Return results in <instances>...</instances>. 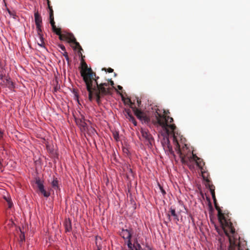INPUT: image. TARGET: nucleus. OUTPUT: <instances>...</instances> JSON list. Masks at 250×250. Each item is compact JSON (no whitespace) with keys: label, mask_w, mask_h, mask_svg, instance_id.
Here are the masks:
<instances>
[{"label":"nucleus","mask_w":250,"mask_h":250,"mask_svg":"<svg viewBox=\"0 0 250 250\" xmlns=\"http://www.w3.org/2000/svg\"><path fill=\"white\" fill-rule=\"evenodd\" d=\"M49 19H50V23L52 26V28L53 29L55 27H56V26L55 25V22L54 20V14H53V10L52 9H51V10H50Z\"/></svg>","instance_id":"obj_16"},{"label":"nucleus","mask_w":250,"mask_h":250,"mask_svg":"<svg viewBox=\"0 0 250 250\" xmlns=\"http://www.w3.org/2000/svg\"><path fill=\"white\" fill-rule=\"evenodd\" d=\"M99 77L96 75V77L92 78L89 82V87L86 85V89L88 92V100L92 102L94 99L98 104L101 103V99L104 96L110 94V88L107 87L109 83H99L98 80Z\"/></svg>","instance_id":"obj_2"},{"label":"nucleus","mask_w":250,"mask_h":250,"mask_svg":"<svg viewBox=\"0 0 250 250\" xmlns=\"http://www.w3.org/2000/svg\"><path fill=\"white\" fill-rule=\"evenodd\" d=\"M102 70H104L105 71H107L109 73H112L113 72V69L111 68H102Z\"/></svg>","instance_id":"obj_26"},{"label":"nucleus","mask_w":250,"mask_h":250,"mask_svg":"<svg viewBox=\"0 0 250 250\" xmlns=\"http://www.w3.org/2000/svg\"><path fill=\"white\" fill-rule=\"evenodd\" d=\"M76 38L72 33L63 34V35H60V40L66 41L69 43H73L75 42Z\"/></svg>","instance_id":"obj_11"},{"label":"nucleus","mask_w":250,"mask_h":250,"mask_svg":"<svg viewBox=\"0 0 250 250\" xmlns=\"http://www.w3.org/2000/svg\"><path fill=\"white\" fill-rule=\"evenodd\" d=\"M21 237V240L22 241L23 240H24V234H21L20 236Z\"/></svg>","instance_id":"obj_33"},{"label":"nucleus","mask_w":250,"mask_h":250,"mask_svg":"<svg viewBox=\"0 0 250 250\" xmlns=\"http://www.w3.org/2000/svg\"><path fill=\"white\" fill-rule=\"evenodd\" d=\"M63 56L65 57L66 60L67 62L68 63H69L70 60L68 55V53L67 52H64L62 53Z\"/></svg>","instance_id":"obj_24"},{"label":"nucleus","mask_w":250,"mask_h":250,"mask_svg":"<svg viewBox=\"0 0 250 250\" xmlns=\"http://www.w3.org/2000/svg\"><path fill=\"white\" fill-rule=\"evenodd\" d=\"M125 103L129 104L130 108L132 109L134 114L138 119L145 123H148L150 122L149 116H148L146 113L137 108L135 106H133L134 103H133L130 99H128Z\"/></svg>","instance_id":"obj_6"},{"label":"nucleus","mask_w":250,"mask_h":250,"mask_svg":"<svg viewBox=\"0 0 250 250\" xmlns=\"http://www.w3.org/2000/svg\"><path fill=\"white\" fill-rule=\"evenodd\" d=\"M168 135L166 133V136L164 137L162 141V144L165 150L167 152L168 154L174 155V151H173L172 146L170 144V142Z\"/></svg>","instance_id":"obj_7"},{"label":"nucleus","mask_w":250,"mask_h":250,"mask_svg":"<svg viewBox=\"0 0 250 250\" xmlns=\"http://www.w3.org/2000/svg\"><path fill=\"white\" fill-rule=\"evenodd\" d=\"M128 120L132 122V121L135 119L134 117L132 115H129V117H127Z\"/></svg>","instance_id":"obj_29"},{"label":"nucleus","mask_w":250,"mask_h":250,"mask_svg":"<svg viewBox=\"0 0 250 250\" xmlns=\"http://www.w3.org/2000/svg\"><path fill=\"white\" fill-rule=\"evenodd\" d=\"M37 33L39 39V41H38V44L39 46L43 47L44 46V42L43 41V35L42 34V30H41V32L37 31Z\"/></svg>","instance_id":"obj_15"},{"label":"nucleus","mask_w":250,"mask_h":250,"mask_svg":"<svg viewBox=\"0 0 250 250\" xmlns=\"http://www.w3.org/2000/svg\"><path fill=\"white\" fill-rule=\"evenodd\" d=\"M202 177H203L204 180H205L207 183H210V180L208 178V173L205 171L204 172L202 171Z\"/></svg>","instance_id":"obj_21"},{"label":"nucleus","mask_w":250,"mask_h":250,"mask_svg":"<svg viewBox=\"0 0 250 250\" xmlns=\"http://www.w3.org/2000/svg\"><path fill=\"white\" fill-rule=\"evenodd\" d=\"M125 113L126 118L127 117H129V115H132L131 113V111L129 109H125Z\"/></svg>","instance_id":"obj_23"},{"label":"nucleus","mask_w":250,"mask_h":250,"mask_svg":"<svg viewBox=\"0 0 250 250\" xmlns=\"http://www.w3.org/2000/svg\"><path fill=\"white\" fill-rule=\"evenodd\" d=\"M173 142L175 146V149L179 155L182 163L184 164H188V162L190 161V158L191 156H188V153L190 152L187 145L185 144L184 146L181 149L176 136L174 135L173 136Z\"/></svg>","instance_id":"obj_4"},{"label":"nucleus","mask_w":250,"mask_h":250,"mask_svg":"<svg viewBox=\"0 0 250 250\" xmlns=\"http://www.w3.org/2000/svg\"><path fill=\"white\" fill-rule=\"evenodd\" d=\"M52 31L57 35L59 36V39L60 40V35H63V34L61 33V29L60 28H57V27L52 29Z\"/></svg>","instance_id":"obj_20"},{"label":"nucleus","mask_w":250,"mask_h":250,"mask_svg":"<svg viewBox=\"0 0 250 250\" xmlns=\"http://www.w3.org/2000/svg\"><path fill=\"white\" fill-rule=\"evenodd\" d=\"M73 43H74L75 45V47H73L74 49H78L79 50V55L82 56V53L81 51H83V49L82 48L81 46L80 45V43L77 42L76 40H75V42H74Z\"/></svg>","instance_id":"obj_17"},{"label":"nucleus","mask_w":250,"mask_h":250,"mask_svg":"<svg viewBox=\"0 0 250 250\" xmlns=\"http://www.w3.org/2000/svg\"><path fill=\"white\" fill-rule=\"evenodd\" d=\"M141 133L143 138L145 139L146 142H147V145H152V143L153 141V139L152 135L145 129H141Z\"/></svg>","instance_id":"obj_8"},{"label":"nucleus","mask_w":250,"mask_h":250,"mask_svg":"<svg viewBox=\"0 0 250 250\" xmlns=\"http://www.w3.org/2000/svg\"><path fill=\"white\" fill-rule=\"evenodd\" d=\"M137 103L138 104V105L139 106L140 105V104H141V101L140 100H139L138 99L137 100Z\"/></svg>","instance_id":"obj_43"},{"label":"nucleus","mask_w":250,"mask_h":250,"mask_svg":"<svg viewBox=\"0 0 250 250\" xmlns=\"http://www.w3.org/2000/svg\"><path fill=\"white\" fill-rule=\"evenodd\" d=\"M36 184L37 185L39 190L41 193L45 197H48L50 196V193L47 192L44 188V186L42 182L39 179H36Z\"/></svg>","instance_id":"obj_9"},{"label":"nucleus","mask_w":250,"mask_h":250,"mask_svg":"<svg viewBox=\"0 0 250 250\" xmlns=\"http://www.w3.org/2000/svg\"><path fill=\"white\" fill-rule=\"evenodd\" d=\"M156 119L157 123L162 127L165 131L167 135L172 133V137L175 135V130L176 126L174 124H168L173 122V119L172 117L167 115H162L157 111L155 113Z\"/></svg>","instance_id":"obj_3"},{"label":"nucleus","mask_w":250,"mask_h":250,"mask_svg":"<svg viewBox=\"0 0 250 250\" xmlns=\"http://www.w3.org/2000/svg\"><path fill=\"white\" fill-rule=\"evenodd\" d=\"M132 123L133 124V125H135V126H136L137 125V122L136 121L135 119L133 120L132 121Z\"/></svg>","instance_id":"obj_35"},{"label":"nucleus","mask_w":250,"mask_h":250,"mask_svg":"<svg viewBox=\"0 0 250 250\" xmlns=\"http://www.w3.org/2000/svg\"><path fill=\"white\" fill-rule=\"evenodd\" d=\"M3 137V133L0 130V140Z\"/></svg>","instance_id":"obj_39"},{"label":"nucleus","mask_w":250,"mask_h":250,"mask_svg":"<svg viewBox=\"0 0 250 250\" xmlns=\"http://www.w3.org/2000/svg\"><path fill=\"white\" fill-rule=\"evenodd\" d=\"M9 13L11 15H12L13 16L14 18H15L14 17L16 16L15 14H13V13H12L10 11H9V10H8Z\"/></svg>","instance_id":"obj_40"},{"label":"nucleus","mask_w":250,"mask_h":250,"mask_svg":"<svg viewBox=\"0 0 250 250\" xmlns=\"http://www.w3.org/2000/svg\"><path fill=\"white\" fill-rule=\"evenodd\" d=\"M193 160L196 162L197 166L200 168H202L205 165V163L203 160L198 157L196 154L192 153L191 157L190 158V161Z\"/></svg>","instance_id":"obj_13"},{"label":"nucleus","mask_w":250,"mask_h":250,"mask_svg":"<svg viewBox=\"0 0 250 250\" xmlns=\"http://www.w3.org/2000/svg\"><path fill=\"white\" fill-rule=\"evenodd\" d=\"M47 4H48V7L49 9V13H50L51 9L53 10V9H52V7L50 5V1H49V0H47Z\"/></svg>","instance_id":"obj_30"},{"label":"nucleus","mask_w":250,"mask_h":250,"mask_svg":"<svg viewBox=\"0 0 250 250\" xmlns=\"http://www.w3.org/2000/svg\"><path fill=\"white\" fill-rule=\"evenodd\" d=\"M64 227L66 232H70L72 229L71 222L69 219L66 220L64 222Z\"/></svg>","instance_id":"obj_18"},{"label":"nucleus","mask_w":250,"mask_h":250,"mask_svg":"<svg viewBox=\"0 0 250 250\" xmlns=\"http://www.w3.org/2000/svg\"><path fill=\"white\" fill-rule=\"evenodd\" d=\"M59 47L64 52H66L65 50V47L63 44H59Z\"/></svg>","instance_id":"obj_28"},{"label":"nucleus","mask_w":250,"mask_h":250,"mask_svg":"<svg viewBox=\"0 0 250 250\" xmlns=\"http://www.w3.org/2000/svg\"><path fill=\"white\" fill-rule=\"evenodd\" d=\"M211 194L213 200V202L214 203H215V202H217V200L215 197V192L211 193Z\"/></svg>","instance_id":"obj_27"},{"label":"nucleus","mask_w":250,"mask_h":250,"mask_svg":"<svg viewBox=\"0 0 250 250\" xmlns=\"http://www.w3.org/2000/svg\"><path fill=\"white\" fill-rule=\"evenodd\" d=\"M52 188L56 190H60V188L58 184V181L57 178H54L51 183Z\"/></svg>","instance_id":"obj_19"},{"label":"nucleus","mask_w":250,"mask_h":250,"mask_svg":"<svg viewBox=\"0 0 250 250\" xmlns=\"http://www.w3.org/2000/svg\"><path fill=\"white\" fill-rule=\"evenodd\" d=\"M214 204L215 208L218 211V218L221 226L227 237L229 238V250H235L236 247L239 245L240 237L235 232L232 223L228 218V214H225L222 212L217 202Z\"/></svg>","instance_id":"obj_1"},{"label":"nucleus","mask_w":250,"mask_h":250,"mask_svg":"<svg viewBox=\"0 0 250 250\" xmlns=\"http://www.w3.org/2000/svg\"><path fill=\"white\" fill-rule=\"evenodd\" d=\"M132 123L133 124V125H135V126H136L137 125V122L136 121L135 119L133 120L132 121Z\"/></svg>","instance_id":"obj_36"},{"label":"nucleus","mask_w":250,"mask_h":250,"mask_svg":"<svg viewBox=\"0 0 250 250\" xmlns=\"http://www.w3.org/2000/svg\"><path fill=\"white\" fill-rule=\"evenodd\" d=\"M108 82V83L110 84L111 86H113L114 84V82L111 79L109 80Z\"/></svg>","instance_id":"obj_31"},{"label":"nucleus","mask_w":250,"mask_h":250,"mask_svg":"<svg viewBox=\"0 0 250 250\" xmlns=\"http://www.w3.org/2000/svg\"><path fill=\"white\" fill-rule=\"evenodd\" d=\"M206 186L208 187L211 193L215 192V186L210 183H207Z\"/></svg>","instance_id":"obj_22"},{"label":"nucleus","mask_w":250,"mask_h":250,"mask_svg":"<svg viewBox=\"0 0 250 250\" xmlns=\"http://www.w3.org/2000/svg\"><path fill=\"white\" fill-rule=\"evenodd\" d=\"M2 171H3V169H2V165L1 163V162H0V172H2Z\"/></svg>","instance_id":"obj_37"},{"label":"nucleus","mask_w":250,"mask_h":250,"mask_svg":"<svg viewBox=\"0 0 250 250\" xmlns=\"http://www.w3.org/2000/svg\"><path fill=\"white\" fill-rule=\"evenodd\" d=\"M114 138L115 139L117 140L118 138V135H114Z\"/></svg>","instance_id":"obj_41"},{"label":"nucleus","mask_w":250,"mask_h":250,"mask_svg":"<svg viewBox=\"0 0 250 250\" xmlns=\"http://www.w3.org/2000/svg\"><path fill=\"white\" fill-rule=\"evenodd\" d=\"M98 250H100L99 249Z\"/></svg>","instance_id":"obj_44"},{"label":"nucleus","mask_w":250,"mask_h":250,"mask_svg":"<svg viewBox=\"0 0 250 250\" xmlns=\"http://www.w3.org/2000/svg\"><path fill=\"white\" fill-rule=\"evenodd\" d=\"M34 17L35 22L36 25L37 30L39 31V32H41L42 18L38 11L35 13Z\"/></svg>","instance_id":"obj_10"},{"label":"nucleus","mask_w":250,"mask_h":250,"mask_svg":"<svg viewBox=\"0 0 250 250\" xmlns=\"http://www.w3.org/2000/svg\"><path fill=\"white\" fill-rule=\"evenodd\" d=\"M0 84L2 86L7 87L10 89H12L14 87L13 83L10 80V79L4 78V76L2 77V80H0Z\"/></svg>","instance_id":"obj_12"},{"label":"nucleus","mask_w":250,"mask_h":250,"mask_svg":"<svg viewBox=\"0 0 250 250\" xmlns=\"http://www.w3.org/2000/svg\"><path fill=\"white\" fill-rule=\"evenodd\" d=\"M3 77V75L2 74V71H0V80H2Z\"/></svg>","instance_id":"obj_34"},{"label":"nucleus","mask_w":250,"mask_h":250,"mask_svg":"<svg viewBox=\"0 0 250 250\" xmlns=\"http://www.w3.org/2000/svg\"><path fill=\"white\" fill-rule=\"evenodd\" d=\"M4 199L6 200V201L7 202V203H8V208H11L12 206H13V203L12 202H11V200L9 199H7L6 198V197H4Z\"/></svg>","instance_id":"obj_25"},{"label":"nucleus","mask_w":250,"mask_h":250,"mask_svg":"<svg viewBox=\"0 0 250 250\" xmlns=\"http://www.w3.org/2000/svg\"><path fill=\"white\" fill-rule=\"evenodd\" d=\"M118 89H119V90H122V89H123L122 86H120V85H118Z\"/></svg>","instance_id":"obj_42"},{"label":"nucleus","mask_w":250,"mask_h":250,"mask_svg":"<svg viewBox=\"0 0 250 250\" xmlns=\"http://www.w3.org/2000/svg\"><path fill=\"white\" fill-rule=\"evenodd\" d=\"M160 190L163 195H165L166 194V191H165V190L162 187H160Z\"/></svg>","instance_id":"obj_32"},{"label":"nucleus","mask_w":250,"mask_h":250,"mask_svg":"<svg viewBox=\"0 0 250 250\" xmlns=\"http://www.w3.org/2000/svg\"><path fill=\"white\" fill-rule=\"evenodd\" d=\"M164 115L167 116V115L169 113V112L168 111H166V110H164Z\"/></svg>","instance_id":"obj_38"},{"label":"nucleus","mask_w":250,"mask_h":250,"mask_svg":"<svg viewBox=\"0 0 250 250\" xmlns=\"http://www.w3.org/2000/svg\"><path fill=\"white\" fill-rule=\"evenodd\" d=\"M81 65L82 70L80 72L81 76L83 77L86 85H87L89 88V82L91 79H92V78L96 77V73L93 71L90 67H88L87 64L83 59V56H82Z\"/></svg>","instance_id":"obj_5"},{"label":"nucleus","mask_w":250,"mask_h":250,"mask_svg":"<svg viewBox=\"0 0 250 250\" xmlns=\"http://www.w3.org/2000/svg\"><path fill=\"white\" fill-rule=\"evenodd\" d=\"M170 213L167 214V217H168V220L169 221H171V219L170 218V216H172L173 217V220L176 223H177V222L179 221V216L176 214L175 209L174 208H170Z\"/></svg>","instance_id":"obj_14"}]
</instances>
